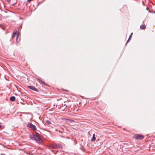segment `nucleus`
<instances>
[{"mask_svg":"<svg viewBox=\"0 0 155 155\" xmlns=\"http://www.w3.org/2000/svg\"><path fill=\"white\" fill-rule=\"evenodd\" d=\"M27 126L32 129L34 131H35L37 130L36 126L31 123H29Z\"/></svg>","mask_w":155,"mask_h":155,"instance_id":"nucleus-1","label":"nucleus"},{"mask_svg":"<svg viewBox=\"0 0 155 155\" xmlns=\"http://www.w3.org/2000/svg\"><path fill=\"white\" fill-rule=\"evenodd\" d=\"M143 137H144L143 135L139 134H136L134 137L135 139H142L143 138Z\"/></svg>","mask_w":155,"mask_h":155,"instance_id":"nucleus-2","label":"nucleus"},{"mask_svg":"<svg viewBox=\"0 0 155 155\" xmlns=\"http://www.w3.org/2000/svg\"><path fill=\"white\" fill-rule=\"evenodd\" d=\"M35 140L37 142H38L40 143H41L42 142V141L40 139V137L38 136V135L36 136L35 139Z\"/></svg>","mask_w":155,"mask_h":155,"instance_id":"nucleus-3","label":"nucleus"},{"mask_svg":"<svg viewBox=\"0 0 155 155\" xmlns=\"http://www.w3.org/2000/svg\"><path fill=\"white\" fill-rule=\"evenodd\" d=\"M28 87L31 90L36 92H38V90L35 88L34 86H28Z\"/></svg>","mask_w":155,"mask_h":155,"instance_id":"nucleus-4","label":"nucleus"},{"mask_svg":"<svg viewBox=\"0 0 155 155\" xmlns=\"http://www.w3.org/2000/svg\"><path fill=\"white\" fill-rule=\"evenodd\" d=\"M38 80L39 82L41 84H43L45 86H46L47 85V84H46L44 81H43L42 80L40 79L39 78H38Z\"/></svg>","mask_w":155,"mask_h":155,"instance_id":"nucleus-5","label":"nucleus"},{"mask_svg":"<svg viewBox=\"0 0 155 155\" xmlns=\"http://www.w3.org/2000/svg\"><path fill=\"white\" fill-rule=\"evenodd\" d=\"M36 135H35L34 134H32V135H29L30 138L33 140H35V137Z\"/></svg>","mask_w":155,"mask_h":155,"instance_id":"nucleus-6","label":"nucleus"},{"mask_svg":"<svg viewBox=\"0 0 155 155\" xmlns=\"http://www.w3.org/2000/svg\"><path fill=\"white\" fill-rule=\"evenodd\" d=\"M96 140V137H95V134H93L92 136V138L91 140L92 142L95 141Z\"/></svg>","mask_w":155,"mask_h":155,"instance_id":"nucleus-7","label":"nucleus"},{"mask_svg":"<svg viewBox=\"0 0 155 155\" xmlns=\"http://www.w3.org/2000/svg\"><path fill=\"white\" fill-rule=\"evenodd\" d=\"M10 100L12 101H14L15 100V96H13L10 97Z\"/></svg>","mask_w":155,"mask_h":155,"instance_id":"nucleus-8","label":"nucleus"},{"mask_svg":"<svg viewBox=\"0 0 155 155\" xmlns=\"http://www.w3.org/2000/svg\"><path fill=\"white\" fill-rule=\"evenodd\" d=\"M145 27L146 26L144 24L141 25L140 26V28L141 29H144L145 28Z\"/></svg>","mask_w":155,"mask_h":155,"instance_id":"nucleus-9","label":"nucleus"},{"mask_svg":"<svg viewBox=\"0 0 155 155\" xmlns=\"http://www.w3.org/2000/svg\"><path fill=\"white\" fill-rule=\"evenodd\" d=\"M16 35V32H14L13 33V35H12V38H13Z\"/></svg>","mask_w":155,"mask_h":155,"instance_id":"nucleus-10","label":"nucleus"},{"mask_svg":"<svg viewBox=\"0 0 155 155\" xmlns=\"http://www.w3.org/2000/svg\"><path fill=\"white\" fill-rule=\"evenodd\" d=\"M46 122L48 124H51V122L48 120H46Z\"/></svg>","mask_w":155,"mask_h":155,"instance_id":"nucleus-11","label":"nucleus"},{"mask_svg":"<svg viewBox=\"0 0 155 155\" xmlns=\"http://www.w3.org/2000/svg\"><path fill=\"white\" fill-rule=\"evenodd\" d=\"M7 1L8 2H10L11 1V0H5Z\"/></svg>","mask_w":155,"mask_h":155,"instance_id":"nucleus-12","label":"nucleus"},{"mask_svg":"<svg viewBox=\"0 0 155 155\" xmlns=\"http://www.w3.org/2000/svg\"><path fill=\"white\" fill-rule=\"evenodd\" d=\"M36 135H38V136L39 137V134L37 133H36Z\"/></svg>","mask_w":155,"mask_h":155,"instance_id":"nucleus-13","label":"nucleus"},{"mask_svg":"<svg viewBox=\"0 0 155 155\" xmlns=\"http://www.w3.org/2000/svg\"><path fill=\"white\" fill-rule=\"evenodd\" d=\"M129 39H128L127 40V43H128L129 42Z\"/></svg>","mask_w":155,"mask_h":155,"instance_id":"nucleus-14","label":"nucleus"},{"mask_svg":"<svg viewBox=\"0 0 155 155\" xmlns=\"http://www.w3.org/2000/svg\"><path fill=\"white\" fill-rule=\"evenodd\" d=\"M1 155H5V154L4 153H1Z\"/></svg>","mask_w":155,"mask_h":155,"instance_id":"nucleus-15","label":"nucleus"},{"mask_svg":"<svg viewBox=\"0 0 155 155\" xmlns=\"http://www.w3.org/2000/svg\"><path fill=\"white\" fill-rule=\"evenodd\" d=\"M18 35H17V38H18Z\"/></svg>","mask_w":155,"mask_h":155,"instance_id":"nucleus-16","label":"nucleus"},{"mask_svg":"<svg viewBox=\"0 0 155 155\" xmlns=\"http://www.w3.org/2000/svg\"><path fill=\"white\" fill-rule=\"evenodd\" d=\"M130 37H131V35H130V36L129 38V39H130Z\"/></svg>","mask_w":155,"mask_h":155,"instance_id":"nucleus-17","label":"nucleus"},{"mask_svg":"<svg viewBox=\"0 0 155 155\" xmlns=\"http://www.w3.org/2000/svg\"><path fill=\"white\" fill-rule=\"evenodd\" d=\"M4 12H5V13H7V12H6L5 11Z\"/></svg>","mask_w":155,"mask_h":155,"instance_id":"nucleus-18","label":"nucleus"},{"mask_svg":"<svg viewBox=\"0 0 155 155\" xmlns=\"http://www.w3.org/2000/svg\"><path fill=\"white\" fill-rule=\"evenodd\" d=\"M1 127H2V126L1 125H0V128H1Z\"/></svg>","mask_w":155,"mask_h":155,"instance_id":"nucleus-19","label":"nucleus"},{"mask_svg":"<svg viewBox=\"0 0 155 155\" xmlns=\"http://www.w3.org/2000/svg\"><path fill=\"white\" fill-rule=\"evenodd\" d=\"M8 12H10L9 11H8Z\"/></svg>","mask_w":155,"mask_h":155,"instance_id":"nucleus-20","label":"nucleus"},{"mask_svg":"<svg viewBox=\"0 0 155 155\" xmlns=\"http://www.w3.org/2000/svg\"><path fill=\"white\" fill-rule=\"evenodd\" d=\"M132 34H133V33H131V34L130 35H131Z\"/></svg>","mask_w":155,"mask_h":155,"instance_id":"nucleus-21","label":"nucleus"},{"mask_svg":"<svg viewBox=\"0 0 155 155\" xmlns=\"http://www.w3.org/2000/svg\"><path fill=\"white\" fill-rule=\"evenodd\" d=\"M154 13L155 14V12H154Z\"/></svg>","mask_w":155,"mask_h":155,"instance_id":"nucleus-22","label":"nucleus"}]
</instances>
